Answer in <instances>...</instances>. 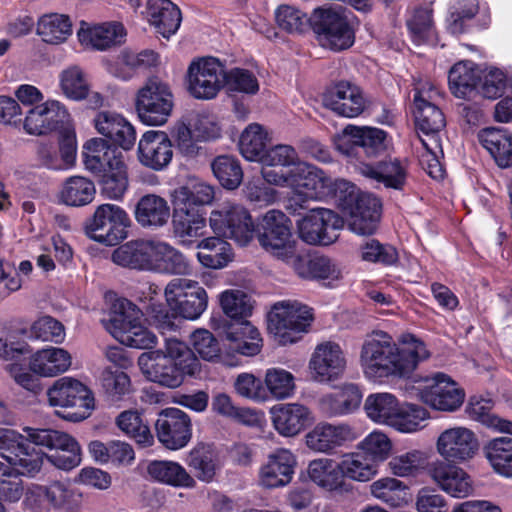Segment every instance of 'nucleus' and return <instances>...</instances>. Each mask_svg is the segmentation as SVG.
I'll return each mask as SVG.
<instances>
[{
	"mask_svg": "<svg viewBox=\"0 0 512 512\" xmlns=\"http://www.w3.org/2000/svg\"><path fill=\"white\" fill-rule=\"evenodd\" d=\"M270 142L269 131L258 123H251L241 133L239 150L246 160L260 163Z\"/></svg>",
	"mask_w": 512,
	"mask_h": 512,
	"instance_id": "nucleus-49",
	"label": "nucleus"
},
{
	"mask_svg": "<svg viewBox=\"0 0 512 512\" xmlns=\"http://www.w3.org/2000/svg\"><path fill=\"white\" fill-rule=\"evenodd\" d=\"M186 463L200 481L207 483L213 481L221 467L217 453L210 446L203 444L189 452Z\"/></svg>",
	"mask_w": 512,
	"mask_h": 512,
	"instance_id": "nucleus-50",
	"label": "nucleus"
},
{
	"mask_svg": "<svg viewBox=\"0 0 512 512\" xmlns=\"http://www.w3.org/2000/svg\"><path fill=\"white\" fill-rule=\"evenodd\" d=\"M290 219L280 210L268 211L262 219L263 232L258 240L261 246L272 255L291 265L303 279L317 280L332 286L340 280L342 271L339 265L328 256L315 255L306 258L296 250L292 237Z\"/></svg>",
	"mask_w": 512,
	"mask_h": 512,
	"instance_id": "nucleus-3",
	"label": "nucleus"
},
{
	"mask_svg": "<svg viewBox=\"0 0 512 512\" xmlns=\"http://www.w3.org/2000/svg\"><path fill=\"white\" fill-rule=\"evenodd\" d=\"M482 79L481 69L472 61H459L449 71V87L458 98H472L478 94Z\"/></svg>",
	"mask_w": 512,
	"mask_h": 512,
	"instance_id": "nucleus-34",
	"label": "nucleus"
},
{
	"mask_svg": "<svg viewBox=\"0 0 512 512\" xmlns=\"http://www.w3.org/2000/svg\"><path fill=\"white\" fill-rule=\"evenodd\" d=\"M458 463L436 460L429 465L428 475L438 488L452 498L463 499L474 494L471 475Z\"/></svg>",
	"mask_w": 512,
	"mask_h": 512,
	"instance_id": "nucleus-21",
	"label": "nucleus"
},
{
	"mask_svg": "<svg viewBox=\"0 0 512 512\" xmlns=\"http://www.w3.org/2000/svg\"><path fill=\"white\" fill-rule=\"evenodd\" d=\"M116 426L123 434L134 439L138 444L148 447L154 442V437L141 414L137 410H125L115 418Z\"/></svg>",
	"mask_w": 512,
	"mask_h": 512,
	"instance_id": "nucleus-56",
	"label": "nucleus"
},
{
	"mask_svg": "<svg viewBox=\"0 0 512 512\" xmlns=\"http://www.w3.org/2000/svg\"><path fill=\"white\" fill-rule=\"evenodd\" d=\"M134 107L143 124L163 126L172 115L174 95L166 82L158 77H150L137 90Z\"/></svg>",
	"mask_w": 512,
	"mask_h": 512,
	"instance_id": "nucleus-8",
	"label": "nucleus"
},
{
	"mask_svg": "<svg viewBox=\"0 0 512 512\" xmlns=\"http://www.w3.org/2000/svg\"><path fill=\"white\" fill-rule=\"evenodd\" d=\"M130 219L126 211L115 204L99 205L86 225V235L101 244L113 246L126 238Z\"/></svg>",
	"mask_w": 512,
	"mask_h": 512,
	"instance_id": "nucleus-15",
	"label": "nucleus"
},
{
	"mask_svg": "<svg viewBox=\"0 0 512 512\" xmlns=\"http://www.w3.org/2000/svg\"><path fill=\"white\" fill-rule=\"evenodd\" d=\"M137 158L146 168L154 171L164 170L173 158L169 135L160 130L146 131L138 142Z\"/></svg>",
	"mask_w": 512,
	"mask_h": 512,
	"instance_id": "nucleus-26",
	"label": "nucleus"
},
{
	"mask_svg": "<svg viewBox=\"0 0 512 512\" xmlns=\"http://www.w3.org/2000/svg\"><path fill=\"white\" fill-rule=\"evenodd\" d=\"M214 198V187L199 179H190L170 192L173 234L181 245L190 247L205 235L207 219L203 207Z\"/></svg>",
	"mask_w": 512,
	"mask_h": 512,
	"instance_id": "nucleus-5",
	"label": "nucleus"
},
{
	"mask_svg": "<svg viewBox=\"0 0 512 512\" xmlns=\"http://www.w3.org/2000/svg\"><path fill=\"white\" fill-rule=\"evenodd\" d=\"M312 321L311 308L296 300H285L273 305L268 315V329L280 344H293L307 332Z\"/></svg>",
	"mask_w": 512,
	"mask_h": 512,
	"instance_id": "nucleus-9",
	"label": "nucleus"
},
{
	"mask_svg": "<svg viewBox=\"0 0 512 512\" xmlns=\"http://www.w3.org/2000/svg\"><path fill=\"white\" fill-rule=\"evenodd\" d=\"M134 214L141 227L158 229L168 223L171 209L165 198L156 194H146L137 202Z\"/></svg>",
	"mask_w": 512,
	"mask_h": 512,
	"instance_id": "nucleus-35",
	"label": "nucleus"
},
{
	"mask_svg": "<svg viewBox=\"0 0 512 512\" xmlns=\"http://www.w3.org/2000/svg\"><path fill=\"white\" fill-rule=\"evenodd\" d=\"M211 169L219 183L226 189L234 190L242 182V168L239 161L233 156H217L211 163Z\"/></svg>",
	"mask_w": 512,
	"mask_h": 512,
	"instance_id": "nucleus-62",
	"label": "nucleus"
},
{
	"mask_svg": "<svg viewBox=\"0 0 512 512\" xmlns=\"http://www.w3.org/2000/svg\"><path fill=\"white\" fill-rule=\"evenodd\" d=\"M224 86V66L218 59L201 58L189 65L187 90L195 99H214Z\"/></svg>",
	"mask_w": 512,
	"mask_h": 512,
	"instance_id": "nucleus-18",
	"label": "nucleus"
},
{
	"mask_svg": "<svg viewBox=\"0 0 512 512\" xmlns=\"http://www.w3.org/2000/svg\"><path fill=\"white\" fill-rule=\"evenodd\" d=\"M340 464L342 476L354 481H369L378 472V465L362 451L344 455Z\"/></svg>",
	"mask_w": 512,
	"mask_h": 512,
	"instance_id": "nucleus-58",
	"label": "nucleus"
},
{
	"mask_svg": "<svg viewBox=\"0 0 512 512\" xmlns=\"http://www.w3.org/2000/svg\"><path fill=\"white\" fill-rule=\"evenodd\" d=\"M225 338L230 342V349L244 356H255L262 348L260 332L247 320L230 323Z\"/></svg>",
	"mask_w": 512,
	"mask_h": 512,
	"instance_id": "nucleus-36",
	"label": "nucleus"
},
{
	"mask_svg": "<svg viewBox=\"0 0 512 512\" xmlns=\"http://www.w3.org/2000/svg\"><path fill=\"white\" fill-rule=\"evenodd\" d=\"M357 438L358 433L349 424L321 422L305 435V444L315 452L330 453Z\"/></svg>",
	"mask_w": 512,
	"mask_h": 512,
	"instance_id": "nucleus-29",
	"label": "nucleus"
},
{
	"mask_svg": "<svg viewBox=\"0 0 512 512\" xmlns=\"http://www.w3.org/2000/svg\"><path fill=\"white\" fill-rule=\"evenodd\" d=\"M313 29L320 45L333 51L350 48L355 33L347 17L333 8H317L313 13Z\"/></svg>",
	"mask_w": 512,
	"mask_h": 512,
	"instance_id": "nucleus-14",
	"label": "nucleus"
},
{
	"mask_svg": "<svg viewBox=\"0 0 512 512\" xmlns=\"http://www.w3.org/2000/svg\"><path fill=\"white\" fill-rule=\"evenodd\" d=\"M322 100L326 108L345 118L358 117L367 106L361 88L348 81H339L327 88Z\"/></svg>",
	"mask_w": 512,
	"mask_h": 512,
	"instance_id": "nucleus-24",
	"label": "nucleus"
},
{
	"mask_svg": "<svg viewBox=\"0 0 512 512\" xmlns=\"http://www.w3.org/2000/svg\"><path fill=\"white\" fill-rule=\"evenodd\" d=\"M25 353H27L26 344H8L6 340L0 338V357L6 361H13L6 366V370L20 386L32 391L37 387V380L27 371L25 366L20 363L21 356Z\"/></svg>",
	"mask_w": 512,
	"mask_h": 512,
	"instance_id": "nucleus-45",
	"label": "nucleus"
},
{
	"mask_svg": "<svg viewBox=\"0 0 512 512\" xmlns=\"http://www.w3.org/2000/svg\"><path fill=\"white\" fill-rule=\"evenodd\" d=\"M362 393L355 384H346L340 390L326 394L319 400L320 410L328 417L347 415L361 403Z\"/></svg>",
	"mask_w": 512,
	"mask_h": 512,
	"instance_id": "nucleus-37",
	"label": "nucleus"
},
{
	"mask_svg": "<svg viewBox=\"0 0 512 512\" xmlns=\"http://www.w3.org/2000/svg\"><path fill=\"white\" fill-rule=\"evenodd\" d=\"M62 93L71 100L81 101L89 95L87 76L79 66H70L59 74Z\"/></svg>",
	"mask_w": 512,
	"mask_h": 512,
	"instance_id": "nucleus-61",
	"label": "nucleus"
},
{
	"mask_svg": "<svg viewBox=\"0 0 512 512\" xmlns=\"http://www.w3.org/2000/svg\"><path fill=\"white\" fill-rule=\"evenodd\" d=\"M371 495L393 508L404 507L412 500L409 487L394 477H382L370 485Z\"/></svg>",
	"mask_w": 512,
	"mask_h": 512,
	"instance_id": "nucleus-46",
	"label": "nucleus"
},
{
	"mask_svg": "<svg viewBox=\"0 0 512 512\" xmlns=\"http://www.w3.org/2000/svg\"><path fill=\"white\" fill-rule=\"evenodd\" d=\"M262 177L268 184L292 189L295 201L330 197L347 186L346 181L334 182L323 170L303 161L286 173L263 169Z\"/></svg>",
	"mask_w": 512,
	"mask_h": 512,
	"instance_id": "nucleus-7",
	"label": "nucleus"
},
{
	"mask_svg": "<svg viewBox=\"0 0 512 512\" xmlns=\"http://www.w3.org/2000/svg\"><path fill=\"white\" fill-rule=\"evenodd\" d=\"M70 121L66 107L58 100L48 99L30 108L23 120L24 131L33 136H43L57 130Z\"/></svg>",
	"mask_w": 512,
	"mask_h": 512,
	"instance_id": "nucleus-23",
	"label": "nucleus"
},
{
	"mask_svg": "<svg viewBox=\"0 0 512 512\" xmlns=\"http://www.w3.org/2000/svg\"><path fill=\"white\" fill-rule=\"evenodd\" d=\"M149 476L162 484L176 488H194L196 481L187 470L178 462L156 460L147 467Z\"/></svg>",
	"mask_w": 512,
	"mask_h": 512,
	"instance_id": "nucleus-39",
	"label": "nucleus"
},
{
	"mask_svg": "<svg viewBox=\"0 0 512 512\" xmlns=\"http://www.w3.org/2000/svg\"><path fill=\"white\" fill-rule=\"evenodd\" d=\"M96 131L105 138L129 151L136 143V130L122 114L114 111H100L94 119Z\"/></svg>",
	"mask_w": 512,
	"mask_h": 512,
	"instance_id": "nucleus-30",
	"label": "nucleus"
},
{
	"mask_svg": "<svg viewBox=\"0 0 512 512\" xmlns=\"http://www.w3.org/2000/svg\"><path fill=\"white\" fill-rule=\"evenodd\" d=\"M146 12L149 23L164 38L178 31L182 21L181 11L170 0H148Z\"/></svg>",
	"mask_w": 512,
	"mask_h": 512,
	"instance_id": "nucleus-33",
	"label": "nucleus"
},
{
	"mask_svg": "<svg viewBox=\"0 0 512 512\" xmlns=\"http://www.w3.org/2000/svg\"><path fill=\"white\" fill-rule=\"evenodd\" d=\"M158 54L152 50L140 53H123L117 61L116 67L111 72L118 78L128 80L139 69H147L158 64Z\"/></svg>",
	"mask_w": 512,
	"mask_h": 512,
	"instance_id": "nucleus-60",
	"label": "nucleus"
},
{
	"mask_svg": "<svg viewBox=\"0 0 512 512\" xmlns=\"http://www.w3.org/2000/svg\"><path fill=\"white\" fill-rule=\"evenodd\" d=\"M49 405L62 408H79V411L68 413L64 418L72 422L87 419L96 407L95 396L87 383L72 376H64L47 389Z\"/></svg>",
	"mask_w": 512,
	"mask_h": 512,
	"instance_id": "nucleus-11",
	"label": "nucleus"
},
{
	"mask_svg": "<svg viewBox=\"0 0 512 512\" xmlns=\"http://www.w3.org/2000/svg\"><path fill=\"white\" fill-rule=\"evenodd\" d=\"M348 195L341 200V207L349 229L358 235H369L376 231L381 212L380 200L368 193H360L347 182L343 187Z\"/></svg>",
	"mask_w": 512,
	"mask_h": 512,
	"instance_id": "nucleus-13",
	"label": "nucleus"
},
{
	"mask_svg": "<svg viewBox=\"0 0 512 512\" xmlns=\"http://www.w3.org/2000/svg\"><path fill=\"white\" fill-rule=\"evenodd\" d=\"M308 475L311 481L327 491L337 490L343 483L341 464L330 458L311 461Z\"/></svg>",
	"mask_w": 512,
	"mask_h": 512,
	"instance_id": "nucleus-52",
	"label": "nucleus"
},
{
	"mask_svg": "<svg viewBox=\"0 0 512 512\" xmlns=\"http://www.w3.org/2000/svg\"><path fill=\"white\" fill-rule=\"evenodd\" d=\"M415 383L414 389L418 399L435 411L455 412L464 403V389L443 372L420 377Z\"/></svg>",
	"mask_w": 512,
	"mask_h": 512,
	"instance_id": "nucleus-10",
	"label": "nucleus"
},
{
	"mask_svg": "<svg viewBox=\"0 0 512 512\" xmlns=\"http://www.w3.org/2000/svg\"><path fill=\"white\" fill-rule=\"evenodd\" d=\"M478 139L499 167L507 168L512 165V135L510 133L503 129L487 128L478 134Z\"/></svg>",
	"mask_w": 512,
	"mask_h": 512,
	"instance_id": "nucleus-42",
	"label": "nucleus"
},
{
	"mask_svg": "<svg viewBox=\"0 0 512 512\" xmlns=\"http://www.w3.org/2000/svg\"><path fill=\"white\" fill-rule=\"evenodd\" d=\"M412 41L416 45H436L437 33L432 20V11L426 8L415 10L407 21Z\"/></svg>",
	"mask_w": 512,
	"mask_h": 512,
	"instance_id": "nucleus-59",
	"label": "nucleus"
},
{
	"mask_svg": "<svg viewBox=\"0 0 512 512\" xmlns=\"http://www.w3.org/2000/svg\"><path fill=\"white\" fill-rule=\"evenodd\" d=\"M343 226V218L325 208L311 209L297 221L299 238L309 245H331L338 239Z\"/></svg>",
	"mask_w": 512,
	"mask_h": 512,
	"instance_id": "nucleus-16",
	"label": "nucleus"
},
{
	"mask_svg": "<svg viewBox=\"0 0 512 512\" xmlns=\"http://www.w3.org/2000/svg\"><path fill=\"white\" fill-rule=\"evenodd\" d=\"M346 366L347 360L343 349L333 341L317 344L308 362L311 379L318 383H329L340 379Z\"/></svg>",
	"mask_w": 512,
	"mask_h": 512,
	"instance_id": "nucleus-20",
	"label": "nucleus"
},
{
	"mask_svg": "<svg viewBox=\"0 0 512 512\" xmlns=\"http://www.w3.org/2000/svg\"><path fill=\"white\" fill-rule=\"evenodd\" d=\"M484 455L500 476L512 478V437H497L487 442Z\"/></svg>",
	"mask_w": 512,
	"mask_h": 512,
	"instance_id": "nucleus-51",
	"label": "nucleus"
},
{
	"mask_svg": "<svg viewBox=\"0 0 512 512\" xmlns=\"http://www.w3.org/2000/svg\"><path fill=\"white\" fill-rule=\"evenodd\" d=\"M26 443L10 457L8 465L22 476L36 477L47 460L55 468L71 471L82 461L79 442L69 433L51 428L24 427Z\"/></svg>",
	"mask_w": 512,
	"mask_h": 512,
	"instance_id": "nucleus-4",
	"label": "nucleus"
},
{
	"mask_svg": "<svg viewBox=\"0 0 512 512\" xmlns=\"http://www.w3.org/2000/svg\"><path fill=\"white\" fill-rule=\"evenodd\" d=\"M79 42L87 47L97 50H106L120 45L126 37V29L121 22L111 21L96 25L81 22L77 31Z\"/></svg>",
	"mask_w": 512,
	"mask_h": 512,
	"instance_id": "nucleus-31",
	"label": "nucleus"
},
{
	"mask_svg": "<svg viewBox=\"0 0 512 512\" xmlns=\"http://www.w3.org/2000/svg\"><path fill=\"white\" fill-rule=\"evenodd\" d=\"M264 388L275 400L293 397L296 391L295 376L281 367H271L265 371Z\"/></svg>",
	"mask_w": 512,
	"mask_h": 512,
	"instance_id": "nucleus-57",
	"label": "nucleus"
},
{
	"mask_svg": "<svg viewBox=\"0 0 512 512\" xmlns=\"http://www.w3.org/2000/svg\"><path fill=\"white\" fill-rule=\"evenodd\" d=\"M222 237H207L197 242L200 250L197 259L201 265L210 269H222L226 267L234 257L231 245Z\"/></svg>",
	"mask_w": 512,
	"mask_h": 512,
	"instance_id": "nucleus-43",
	"label": "nucleus"
},
{
	"mask_svg": "<svg viewBox=\"0 0 512 512\" xmlns=\"http://www.w3.org/2000/svg\"><path fill=\"white\" fill-rule=\"evenodd\" d=\"M71 365V354L63 348L54 346L38 350L29 362L31 371L41 377L58 376L67 372Z\"/></svg>",
	"mask_w": 512,
	"mask_h": 512,
	"instance_id": "nucleus-32",
	"label": "nucleus"
},
{
	"mask_svg": "<svg viewBox=\"0 0 512 512\" xmlns=\"http://www.w3.org/2000/svg\"><path fill=\"white\" fill-rule=\"evenodd\" d=\"M209 226L217 236L233 240L240 246L247 245L255 232L250 212L243 205L231 201H225L211 211Z\"/></svg>",
	"mask_w": 512,
	"mask_h": 512,
	"instance_id": "nucleus-12",
	"label": "nucleus"
},
{
	"mask_svg": "<svg viewBox=\"0 0 512 512\" xmlns=\"http://www.w3.org/2000/svg\"><path fill=\"white\" fill-rule=\"evenodd\" d=\"M492 408L491 399L472 396L466 406V413L472 420L480 422L489 429L512 435V422L491 413Z\"/></svg>",
	"mask_w": 512,
	"mask_h": 512,
	"instance_id": "nucleus-48",
	"label": "nucleus"
},
{
	"mask_svg": "<svg viewBox=\"0 0 512 512\" xmlns=\"http://www.w3.org/2000/svg\"><path fill=\"white\" fill-rule=\"evenodd\" d=\"M153 271L170 275L193 274L192 262L179 250L165 241L158 240Z\"/></svg>",
	"mask_w": 512,
	"mask_h": 512,
	"instance_id": "nucleus-41",
	"label": "nucleus"
},
{
	"mask_svg": "<svg viewBox=\"0 0 512 512\" xmlns=\"http://www.w3.org/2000/svg\"><path fill=\"white\" fill-rule=\"evenodd\" d=\"M439 90L430 82L419 83L415 87L414 115L417 129L428 136V142L439 147L437 133L445 126V118L435 102L439 98Z\"/></svg>",
	"mask_w": 512,
	"mask_h": 512,
	"instance_id": "nucleus-17",
	"label": "nucleus"
},
{
	"mask_svg": "<svg viewBox=\"0 0 512 512\" xmlns=\"http://www.w3.org/2000/svg\"><path fill=\"white\" fill-rule=\"evenodd\" d=\"M429 418L430 413L425 407L404 402L400 403L390 427L401 433H415L426 426Z\"/></svg>",
	"mask_w": 512,
	"mask_h": 512,
	"instance_id": "nucleus-55",
	"label": "nucleus"
},
{
	"mask_svg": "<svg viewBox=\"0 0 512 512\" xmlns=\"http://www.w3.org/2000/svg\"><path fill=\"white\" fill-rule=\"evenodd\" d=\"M82 156L85 168L95 174H99L111 166L112 161L123 158L105 139L97 137L85 142Z\"/></svg>",
	"mask_w": 512,
	"mask_h": 512,
	"instance_id": "nucleus-44",
	"label": "nucleus"
},
{
	"mask_svg": "<svg viewBox=\"0 0 512 512\" xmlns=\"http://www.w3.org/2000/svg\"><path fill=\"white\" fill-rule=\"evenodd\" d=\"M72 21L66 14L46 13L36 23V34L50 45H59L72 35Z\"/></svg>",
	"mask_w": 512,
	"mask_h": 512,
	"instance_id": "nucleus-40",
	"label": "nucleus"
},
{
	"mask_svg": "<svg viewBox=\"0 0 512 512\" xmlns=\"http://www.w3.org/2000/svg\"><path fill=\"white\" fill-rule=\"evenodd\" d=\"M157 239H137L117 247L111 255L114 264L137 271H153Z\"/></svg>",
	"mask_w": 512,
	"mask_h": 512,
	"instance_id": "nucleus-27",
	"label": "nucleus"
},
{
	"mask_svg": "<svg viewBox=\"0 0 512 512\" xmlns=\"http://www.w3.org/2000/svg\"><path fill=\"white\" fill-rule=\"evenodd\" d=\"M47 504L56 510H70L81 502V493L70 483L53 481L47 485Z\"/></svg>",
	"mask_w": 512,
	"mask_h": 512,
	"instance_id": "nucleus-63",
	"label": "nucleus"
},
{
	"mask_svg": "<svg viewBox=\"0 0 512 512\" xmlns=\"http://www.w3.org/2000/svg\"><path fill=\"white\" fill-rule=\"evenodd\" d=\"M142 311L130 300L117 298L105 324L106 330L121 344L137 349H151L138 358L144 377L162 387L176 389L187 377L196 376L201 364L193 350L176 337L165 338L161 348L152 349L157 337L143 325Z\"/></svg>",
	"mask_w": 512,
	"mask_h": 512,
	"instance_id": "nucleus-1",
	"label": "nucleus"
},
{
	"mask_svg": "<svg viewBox=\"0 0 512 512\" xmlns=\"http://www.w3.org/2000/svg\"><path fill=\"white\" fill-rule=\"evenodd\" d=\"M360 173L388 188L402 189L407 177L406 166L397 159L383 161L377 165L363 164Z\"/></svg>",
	"mask_w": 512,
	"mask_h": 512,
	"instance_id": "nucleus-47",
	"label": "nucleus"
},
{
	"mask_svg": "<svg viewBox=\"0 0 512 512\" xmlns=\"http://www.w3.org/2000/svg\"><path fill=\"white\" fill-rule=\"evenodd\" d=\"M96 194V187L87 177L74 175L66 178L57 193L59 203L69 207H83L90 204Z\"/></svg>",
	"mask_w": 512,
	"mask_h": 512,
	"instance_id": "nucleus-38",
	"label": "nucleus"
},
{
	"mask_svg": "<svg viewBox=\"0 0 512 512\" xmlns=\"http://www.w3.org/2000/svg\"><path fill=\"white\" fill-rule=\"evenodd\" d=\"M398 341L401 347L384 331H374L366 337L359 362L368 379L407 377L430 357L426 344L415 335L402 334Z\"/></svg>",
	"mask_w": 512,
	"mask_h": 512,
	"instance_id": "nucleus-2",
	"label": "nucleus"
},
{
	"mask_svg": "<svg viewBox=\"0 0 512 512\" xmlns=\"http://www.w3.org/2000/svg\"><path fill=\"white\" fill-rule=\"evenodd\" d=\"M399 405L400 402L391 393H373L367 396L364 409L373 422L391 426Z\"/></svg>",
	"mask_w": 512,
	"mask_h": 512,
	"instance_id": "nucleus-54",
	"label": "nucleus"
},
{
	"mask_svg": "<svg viewBox=\"0 0 512 512\" xmlns=\"http://www.w3.org/2000/svg\"><path fill=\"white\" fill-rule=\"evenodd\" d=\"M101 173L102 195L111 200H121L129 186L128 169L123 158L112 161L111 166Z\"/></svg>",
	"mask_w": 512,
	"mask_h": 512,
	"instance_id": "nucleus-53",
	"label": "nucleus"
},
{
	"mask_svg": "<svg viewBox=\"0 0 512 512\" xmlns=\"http://www.w3.org/2000/svg\"><path fill=\"white\" fill-rule=\"evenodd\" d=\"M165 299L172 314L163 308L155 310L154 324L162 332L174 330L179 316L188 320L198 319L208 306V295L197 281L187 278L172 279L165 287Z\"/></svg>",
	"mask_w": 512,
	"mask_h": 512,
	"instance_id": "nucleus-6",
	"label": "nucleus"
},
{
	"mask_svg": "<svg viewBox=\"0 0 512 512\" xmlns=\"http://www.w3.org/2000/svg\"><path fill=\"white\" fill-rule=\"evenodd\" d=\"M270 414L273 427L283 437L297 436L315 421L312 410L299 402L277 404Z\"/></svg>",
	"mask_w": 512,
	"mask_h": 512,
	"instance_id": "nucleus-28",
	"label": "nucleus"
},
{
	"mask_svg": "<svg viewBox=\"0 0 512 512\" xmlns=\"http://www.w3.org/2000/svg\"><path fill=\"white\" fill-rule=\"evenodd\" d=\"M155 431L159 442L164 447L179 450L187 446L191 440V419L178 408H166L158 415Z\"/></svg>",
	"mask_w": 512,
	"mask_h": 512,
	"instance_id": "nucleus-22",
	"label": "nucleus"
},
{
	"mask_svg": "<svg viewBox=\"0 0 512 512\" xmlns=\"http://www.w3.org/2000/svg\"><path fill=\"white\" fill-rule=\"evenodd\" d=\"M479 448L476 433L465 426L447 428L436 440V451L445 462L466 463L476 456Z\"/></svg>",
	"mask_w": 512,
	"mask_h": 512,
	"instance_id": "nucleus-19",
	"label": "nucleus"
},
{
	"mask_svg": "<svg viewBox=\"0 0 512 512\" xmlns=\"http://www.w3.org/2000/svg\"><path fill=\"white\" fill-rule=\"evenodd\" d=\"M220 305L224 313L234 322L246 320L253 310L251 298L245 292L237 289L222 292L220 294Z\"/></svg>",
	"mask_w": 512,
	"mask_h": 512,
	"instance_id": "nucleus-64",
	"label": "nucleus"
},
{
	"mask_svg": "<svg viewBox=\"0 0 512 512\" xmlns=\"http://www.w3.org/2000/svg\"><path fill=\"white\" fill-rule=\"evenodd\" d=\"M297 458L287 448H278L267 455L260 466L258 484L265 489L282 488L289 485L295 474Z\"/></svg>",
	"mask_w": 512,
	"mask_h": 512,
	"instance_id": "nucleus-25",
	"label": "nucleus"
}]
</instances>
